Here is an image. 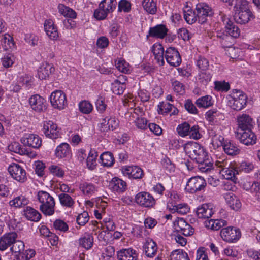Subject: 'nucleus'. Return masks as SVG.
<instances>
[{"label":"nucleus","instance_id":"obj_1","mask_svg":"<svg viewBox=\"0 0 260 260\" xmlns=\"http://www.w3.org/2000/svg\"><path fill=\"white\" fill-rule=\"evenodd\" d=\"M37 199L41 204L40 210L44 215L51 216L54 213L55 202L49 193L43 190L39 191Z\"/></svg>","mask_w":260,"mask_h":260},{"label":"nucleus","instance_id":"obj_2","mask_svg":"<svg viewBox=\"0 0 260 260\" xmlns=\"http://www.w3.org/2000/svg\"><path fill=\"white\" fill-rule=\"evenodd\" d=\"M184 150L189 157L196 161H201L208 154L203 147L195 142H189L185 144Z\"/></svg>","mask_w":260,"mask_h":260},{"label":"nucleus","instance_id":"obj_3","mask_svg":"<svg viewBox=\"0 0 260 260\" xmlns=\"http://www.w3.org/2000/svg\"><path fill=\"white\" fill-rule=\"evenodd\" d=\"M234 91H236V92L230 96L228 105L233 110L240 111L246 106L247 96L242 91L237 89H235Z\"/></svg>","mask_w":260,"mask_h":260},{"label":"nucleus","instance_id":"obj_4","mask_svg":"<svg viewBox=\"0 0 260 260\" xmlns=\"http://www.w3.org/2000/svg\"><path fill=\"white\" fill-rule=\"evenodd\" d=\"M206 184V182L203 177L195 176L188 180L185 189L189 193H193L204 189Z\"/></svg>","mask_w":260,"mask_h":260},{"label":"nucleus","instance_id":"obj_5","mask_svg":"<svg viewBox=\"0 0 260 260\" xmlns=\"http://www.w3.org/2000/svg\"><path fill=\"white\" fill-rule=\"evenodd\" d=\"M196 15L197 21L200 24H204L207 21V17L213 15L214 12L210 7L204 3L197 5Z\"/></svg>","mask_w":260,"mask_h":260},{"label":"nucleus","instance_id":"obj_6","mask_svg":"<svg viewBox=\"0 0 260 260\" xmlns=\"http://www.w3.org/2000/svg\"><path fill=\"white\" fill-rule=\"evenodd\" d=\"M8 171L11 176L17 181L24 183L27 180L26 171L20 165L12 163L9 166Z\"/></svg>","mask_w":260,"mask_h":260},{"label":"nucleus","instance_id":"obj_7","mask_svg":"<svg viewBox=\"0 0 260 260\" xmlns=\"http://www.w3.org/2000/svg\"><path fill=\"white\" fill-rule=\"evenodd\" d=\"M50 103L52 106L59 110L64 108L67 105L66 95L61 90H55L50 96Z\"/></svg>","mask_w":260,"mask_h":260},{"label":"nucleus","instance_id":"obj_8","mask_svg":"<svg viewBox=\"0 0 260 260\" xmlns=\"http://www.w3.org/2000/svg\"><path fill=\"white\" fill-rule=\"evenodd\" d=\"M224 138L219 136L218 138L216 135L212 138L213 144L215 143L218 146H222L224 152L229 155H235L239 153L240 149L237 147L235 144L231 142L223 143Z\"/></svg>","mask_w":260,"mask_h":260},{"label":"nucleus","instance_id":"obj_9","mask_svg":"<svg viewBox=\"0 0 260 260\" xmlns=\"http://www.w3.org/2000/svg\"><path fill=\"white\" fill-rule=\"evenodd\" d=\"M222 239L228 242H235L241 237V232L239 229L229 226L223 228L220 231Z\"/></svg>","mask_w":260,"mask_h":260},{"label":"nucleus","instance_id":"obj_10","mask_svg":"<svg viewBox=\"0 0 260 260\" xmlns=\"http://www.w3.org/2000/svg\"><path fill=\"white\" fill-rule=\"evenodd\" d=\"M242 132H237L236 137L240 142L245 145H252L256 143L257 137L252 131V129L242 131Z\"/></svg>","mask_w":260,"mask_h":260},{"label":"nucleus","instance_id":"obj_11","mask_svg":"<svg viewBox=\"0 0 260 260\" xmlns=\"http://www.w3.org/2000/svg\"><path fill=\"white\" fill-rule=\"evenodd\" d=\"M135 201L142 207L151 208L155 204V200L149 193L141 192L135 197Z\"/></svg>","mask_w":260,"mask_h":260},{"label":"nucleus","instance_id":"obj_12","mask_svg":"<svg viewBox=\"0 0 260 260\" xmlns=\"http://www.w3.org/2000/svg\"><path fill=\"white\" fill-rule=\"evenodd\" d=\"M238 127L241 131L253 128L255 122L253 118L248 114L243 113L237 117Z\"/></svg>","mask_w":260,"mask_h":260},{"label":"nucleus","instance_id":"obj_13","mask_svg":"<svg viewBox=\"0 0 260 260\" xmlns=\"http://www.w3.org/2000/svg\"><path fill=\"white\" fill-rule=\"evenodd\" d=\"M31 108L37 112H43L47 109L46 101L38 94L32 95L29 99Z\"/></svg>","mask_w":260,"mask_h":260},{"label":"nucleus","instance_id":"obj_14","mask_svg":"<svg viewBox=\"0 0 260 260\" xmlns=\"http://www.w3.org/2000/svg\"><path fill=\"white\" fill-rule=\"evenodd\" d=\"M222 19L224 25V31L234 38H238L240 34V30L238 26L226 16L222 17Z\"/></svg>","mask_w":260,"mask_h":260},{"label":"nucleus","instance_id":"obj_15","mask_svg":"<svg viewBox=\"0 0 260 260\" xmlns=\"http://www.w3.org/2000/svg\"><path fill=\"white\" fill-rule=\"evenodd\" d=\"M165 58L170 65H180L181 63V56L177 49L174 47L167 48L165 52Z\"/></svg>","mask_w":260,"mask_h":260},{"label":"nucleus","instance_id":"obj_16","mask_svg":"<svg viewBox=\"0 0 260 260\" xmlns=\"http://www.w3.org/2000/svg\"><path fill=\"white\" fill-rule=\"evenodd\" d=\"M175 227L178 232L185 236H191L194 232V228L187 223L183 218L178 219L175 224Z\"/></svg>","mask_w":260,"mask_h":260},{"label":"nucleus","instance_id":"obj_17","mask_svg":"<svg viewBox=\"0 0 260 260\" xmlns=\"http://www.w3.org/2000/svg\"><path fill=\"white\" fill-rule=\"evenodd\" d=\"M21 142L34 148H39L42 145V140L38 135L29 134L21 139Z\"/></svg>","mask_w":260,"mask_h":260},{"label":"nucleus","instance_id":"obj_18","mask_svg":"<svg viewBox=\"0 0 260 260\" xmlns=\"http://www.w3.org/2000/svg\"><path fill=\"white\" fill-rule=\"evenodd\" d=\"M238 12L237 13L236 12V16L235 19L237 23L243 24L247 23L250 20V18L252 16V13L250 10L248 9V5L243 8L238 10Z\"/></svg>","mask_w":260,"mask_h":260},{"label":"nucleus","instance_id":"obj_19","mask_svg":"<svg viewBox=\"0 0 260 260\" xmlns=\"http://www.w3.org/2000/svg\"><path fill=\"white\" fill-rule=\"evenodd\" d=\"M168 29L163 24L157 25L149 28L147 37H151L155 38L163 39L167 34Z\"/></svg>","mask_w":260,"mask_h":260},{"label":"nucleus","instance_id":"obj_20","mask_svg":"<svg viewBox=\"0 0 260 260\" xmlns=\"http://www.w3.org/2000/svg\"><path fill=\"white\" fill-rule=\"evenodd\" d=\"M45 31L49 38L53 40H55L58 37L57 28L55 26L52 19H49L45 21L44 23Z\"/></svg>","mask_w":260,"mask_h":260},{"label":"nucleus","instance_id":"obj_21","mask_svg":"<svg viewBox=\"0 0 260 260\" xmlns=\"http://www.w3.org/2000/svg\"><path fill=\"white\" fill-rule=\"evenodd\" d=\"M17 234L15 232L5 234L0 238V251H4L9 247H11L13 242L16 239Z\"/></svg>","mask_w":260,"mask_h":260},{"label":"nucleus","instance_id":"obj_22","mask_svg":"<svg viewBox=\"0 0 260 260\" xmlns=\"http://www.w3.org/2000/svg\"><path fill=\"white\" fill-rule=\"evenodd\" d=\"M143 248L145 254L149 257L154 256L158 249L156 242L149 238L145 239Z\"/></svg>","mask_w":260,"mask_h":260},{"label":"nucleus","instance_id":"obj_23","mask_svg":"<svg viewBox=\"0 0 260 260\" xmlns=\"http://www.w3.org/2000/svg\"><path fill=\"white\" fill-rule=\"evenodd\" d=\"M214 214L212 205L204 204L197 209L196 214L199 218L208 219Z\"/></svg>","mask_w":260,"mask_h":260},{"label":"nucleus","instance_id":"obj_24","mask_svg":"<svg viewBox=\"0 0 260 260\" xmlns=\"http://www.w3.org/2000/svg\"><path fill=\"white\" fill-rule=\"evenodd\" d=\"M123 173L134 179L142 178L144 175L143 170L138 166H126L123 168Z\"/></svg>","mask_w":260,"mask_h":260},{"label":"nucleus","instance_id":"obj_25","mask_svg":"<svg viewBox=\"0 0 260 260\" xmlns=\"http://www.w3.org/2000/svg\"><path fill=\"white\" fill-rule=\"evenodd\" d=\"M224 198L232 209L238 210L241 208V203L239 199L232 192L225 193Z\"/></svg>","mask_w":260,"mask_h":260},{"label":"nucleus","instance_id":"obj_26","mask_svg":"<svg viewBox=\"0 0 260 260\" xmlns=\"http://www.w3.org/2000/svg\"><path fill=\"white\" fill-rule=\"evenodd\" d=\"M44 128V134L50 138L52 139H56L60 136L56 124H54L51 121H49V122L45 125Z\"/></svg>","mask_w":260,"mask_h":260},{"label":"nucleus","instance_id":"obj_27","mask_svg":"<svg viewBox=\"0 0 260 260\" xmlns=\"http://www.w3.org/2000/svg\"><path fill=\"white\" fill-rule=\"evenodd\" d=\"M118 260H138L136 250L129 248L122 249L117 252Z\"/></svg>","mask_w":260,"mask_h":260},{"label":"nucleus","instance_id":"obj_28","mask_svg":"<svg viewBox=\"0 0 260 260\" xmlns=\"http://www.w3.org/2000/svg\"><path fill=\"white\" fill-rule=\"evenodd\" d=\"M109 186L113 191L123 192L126 190V183L121 179L114 177L110 182Z\"/></svg>","mask_w":260,"mask_h":260},{"label":"nucleus","instance_id":"obj_29","mask_svg":"<svg viewBox=\"0 0 260 260\" xmlns=\"http://www.w3.org/2000/svg\"><path fill=\"white\" fill-rule=\"evenodd\" d=\"M198 164V169L204 173H207L210 171L213 168V163L208 154L205 156L201 161H196Z\"/></svg>","mask_w":260,"mask_h":260},{"label":"nucleus","instance_id":"obj_30","mask_svg":"<svg viewBox=\"0 0 260 260\" xmlns=\"http://www.w3.org/2000/svg\"><path fill=\"white\" fill-rule=\"evenodd\" d=\"M23 215L26 218L34 222L39 221L42 217L41 214L34 208L27 206L23 210Z\"/></svg>","mask_w":260,"mask_h":260},{"label":"nucleus","instance_id":"obj_31","mask_svg":"<svg viewBox=\"0 0 260 260\" xmlns=\"http://www.w3.org/2000/svg\"><path fill=\"white\" fill-rule=\"evenodd\" d=\"M71 154L70 145L66 143H62L58 146L55 151V155L58 158L69 157Z\"/></svg>","mask_w":260,"mask_h":260},{"label":"nucleus","instance_id":"obj_32","mask_svg":"<svg viewBox=\"0 0 260 260\" xmlns=\"http://www.w3.org/2000/svg\"><path fill=\"white\" fill-rule=\"evenodd\" d=\"M78 241L79 246L88 250L93 245V237L91 234L85 233L79 238Z\"/></svg>","mask_w":260,"mask_h":260},{"label":"nucleus","instance_id":"obj_33","mask_svg":"<svg viewBox=\"0 0 260 260\" xmlns=\"http://www.w3.org/2000/svg\"><path fill=\"white\" fill-rule=\"evenodd\" d=\"M205 226L212 230H218L227 225V221L223 219H210L205 221Z\"/></svg>","mask_w":260,"mask_h":260},{"label":"nucleus","instance_id":"obj_34","mask_svg":"<svg viewBox=\"0 0 260 260\" xmlns=\"http://www.w3.org/2000/svg\"><path fill=\"white\" fill-rule=\"evenodd\" d=\"M152 52L155 56V59L157 60V63L164 65L165 63L164 49L162 46L160 44H154L152 47Z\"/></svg>","mask_w":260,"mask_h":260},{"label":"nucleus","instance_id":"obj_35","mask_svg":"<svg viewBox=\"0 0 260 260\" xmlns=\"http://www.w3.org/2000/svg\"><path fill=\"white\" fill-rule=\"evenodd\" d=\"M220 172L224 177L227 180H234L235 179L236 174H238V170L234 168L231 162L229 163L226 167L221 169Z\"/></svg>","mask_w":260,"mask_h":260},{"label":"nucleus","instance_id":"obj_36","mask_svg":"<svg viewBox=\"0 0 260 260\" xmlns=\"http://www.w3.org/2000/svg\"><path fill=\"white\" fill-rule=\"evenodd\" d=\"M29 203V200L23 195L16 197L14 199L10 201L9 205L15 208L23 207Z\"/></svg>","mask_w":260,"mask_h":260},{"label":"nucleus","instance_id":"obj_37","mask_svg":"<svg viewBox=\"0 0 260 260\" xmlns=\"http://www.w3.org/2000/svg\"><path fill=\"white\" fill-rule=\"evenodd\" d=\"M54 71L53 66H40L37 71L38 78L41 80L46 79Z\"/></svg>","mask_w":260,"mask_h":260},{"label":"nucleus","instance_id":"obj_38","mask_svg":"<svg viewBox=\"0 0 260 260\" xmlns=\"http://www.w3.org/2000/svg\"><path fill=\"white\" fill-rule=\"evenodd\" d=\"M1 43L4 50L5 51H10L9 49L15 48V43L13 38L8 34H5L1 40Z\"/></svg>","mask_w":260,"mask_h":260},{"label":"nucleus","instance_id":"obj_39","mask_svg":"<svg viewBox=\"0 0 260 260\" xmlns=\"http://www.w3.org/2000/svg\"><path fill=\"white\" fill-rule=\"evenodd\" d=\"M58 198L60 204L66 207L71 208L73 206L75 202L69 194L64 193H60Z\"/></svg>","mask_w":260,"mask_h":260},{"label":"nucleus","instance_id":"obj_40","mask_svg":"<svg viewBox=\"0 0 260 260\" xmlns=\"http://www.w3.org/2000/svg\"><path fill=\"white\" fill-rule=\"evenodd\" d=\"M196 105L199 108H207L213 105L212 97L207 95L198 99L196 102Z\"/></svg>","mask_w":260,"mask_h":260},{"label":"nucleus","instance_id":"obj_41","mask_svg":"<svg viewBox=\"0 0 260 260\" xmlns=\"http://www.w3.org/2000/svg\"><path fill=\"white\" fill-rule=\"evenodd\" d=\"M59 12L60 14L67 17L71 18H75L76 17V13L73 9L63 4H59L58 6Z\"/></svg>","mask_w":260,"mask_h":260},{"label":"nucleus","instance_id":"obj_42","mask_svg":"<svg viewBox=\"0 0 260 260\" xmlns=\"http://www.w3.org/2000/svg\"><path fill=\"white\" fill-rule=\"evenodd\" d=\"M144 9L149 13L154 14L157 11L156 3L154 0H143Z\"/></svg>","mask_w":260,"mask_h":260},{"label":"nucleus","instance_id":"obj_43","mask_svg":"<svg viewBox=\"0 0 260 260\" xmlns=\"http://www.w3.org/2000/svg\"><path fill=\"white\" fill-rule=\"evenodd\" d=\"M171 260H190L186 252L182 250H174L170 255Z\"/></svg>","mask_w":260,"mask_h":260},{"label":"nucleus","instance_id":"obj_44","mask_svg":"<svg viewBox=\"0 0 260 260\" xmlns=\"http://www.w3.org/2000/svg\"><path fill=\"white\" fill-rule=\"evenodd\" d=\"M100 159L102 161V165L104 166L110 167L114 161V158L112 154L110 152H104L100 156Z\"/></svg>","mask_w":260,"mask_h":260},{"label":"nucleus","instance_id":"obj_45","mask_svg":"<svg viewBox=\"0 0 260 260\" xmlns=\"http://www.w3.org/2000/svg\"><path fill=\"white\" fill-rule=\"evenodd\" d=\"M100 8H104L108 12L112 13L116 8V0H103L100 3Z\"/></svg>","mask_w":260,"mask_h":260},{"label":"nucleus","instance_id":"obj_46","mask_svg":"<svg viewBox=\"0 0 260 260\" xmlns=\"http://www.w3.org/2000/svg\"><path fill=\"white\" fill-rule=\"evenodd\" d=\"M6 52L2 58L3 65H13L16 63L17 59L14 54L11 51Z\"/></svg>","mask_w":260,"mask_h":260},{"label":"nucleus","instance_id":"obj_47","mask_svg":"<svg viewBox=\"0 0 260 260\" xmlns=\"http://www.w3.org/2000/svg\"><path fill=\"white\" fill-rule=\"evenodd\" d=\"M97 156L98 154L96 153H93L91 151L89 152L86 159L87 166L89 169L92 170L95 168Z\"/></svg>","mask_w":260,"mask_h":260},{"label":"nucleus","instance_id":"obj_48","mask_svg":"<svg viewBox=\"0 0 260 260\" xmlns=\"http://www.w3.org/2000/svg\"><path fill=\"white\" fill-rule=\"evenodd\" d=\"M80 189L83 191L84 194L87 195H91L95 191L94 186L92 184L87 182L81 184Z\"/></svg>","mask_w":260,"mask_h":260},{"label":"nucleus","instance_id":"obj_49","mask_svg":"<svg viewBox=\"0 0 260 260\" xmlns=\"http://www.w3.org/2000/svg\"><path fill=\"white\" fill-rule=\"evenodd\" d=\"M214 85L215 90L218 91L226 92L230 89V84L225 81H215Z\"/></svg>","mask_w":260,"mask_h":260},{"label":"nucleus","instance_id":"obj_50","mask_svg":"<svg viewBox=\"0 0 260 260\" xmlns=\"http://www.w3.org/2000/svg\"><path fill=\"white\" fill-rule=\"evenodd\" d=\"M79 107L80 111L84 114L90 113L93 109V106L92 104L86 101H83L81 102L79 104Z\"/></svg>","mask_w":260,"mask_h":260},{"label":"nucleus","instance_id":"obj_51","mask_svg":"<svg viewBox=\"0 0 260 260\" xmlns=\"http://www.w3.org/2000/svg\"><path fill=\"white\" fill-rule=\"evenodd\" d=\"M189 129L190 125L186 122L181 124H179L177 128V131L178 134L181 137L188 136V133H189Z\"/></svg>","mask_w":260,"mask_h":260},{"label":"nucleus","instance_id":"obj_52","mask_svg":"<svg viewBox=\"0 0 260 260\" xmlns=\"http://www.w3.org/2000/svg\"><path fill=\"white\" fill-rule=\"evenodd\" d=\"M10 249L12 252L18 253L24 250V244L22 241L20 240L16 241L15 239L13 242Z\"/></svg>","mask_w":260,"mask_h":260},{"label":"nucleus","instance_id":"obj_53","mask_svg":"<svg viewBox=\"0 0 260 260\" xmlns=\"http://www.w3.org/2000/svg\"><path fill=\"white\" fill-rule=\"evenodd\" d=\"M229 4L230 6H234L235 12H237L238 10L242 8H245V7L248 5L247 2L244 0H230Z\"/></svg>","mask_w":260,"mask_h":260},{"label":"nucleus","instance_id":"obj_54","mask_svg":"<svg viewBox=\"0 0 260 260\" xmlns=\"http://www.w3.org/2000/svg\"><path fill=\"white\" fill-rule=\"evenodd\" d=\"M9 150L14 153L23 154L25 153V150L21 147V145L16 142H14L8 146Z\"/></svg>","mask_w":260,"mask_h":260},{"label":"nucleus","instance_id":"obj_55","mask_svg":"<svg viewBox=\"0 0 260 260\" xmlns=\"http://www.w3.org/2000/svg\"><path fill=\"white\" fill-rule=\"evenodd\" d=\"M104 8H100V4L99 5V8L94 11V16L98 20L105 19L108 14L110 12H107Z\"/></svg>","mask_w":260,"mask_h":260},{"label":"nucleus","instance_id":"obj_56","mask_svg":"<svg viewBox=\"0 0 260 260\" xmlns=\"http://www.w3.org/2000/svg\"><path fill=\"white\" fill-rule=\"evenodd\" d=\"M89 219V216L88 212L86 211H84L82 213L78 215L77 217L76 221L79 225L83 226L88 222Z\"/></svg>","mask_w":260,"mask_h":260},{"label":"nucleus","instance_id":"obj_57","mask_svg":"<svg viewBox=\"0 0 260 260\" xmlns=\"http://www.w3.org/2000/svg\"><path fill=\"white\" fill-rule=\"evenodd\" d=\"M53 226L56 230L66 232L68 230V224L61 219H56L53 223Z\"/></svg>","mask_w":260,"mask_h":260},{"label":"nucleus","instance_id":"obj_58","mask_svg":"<svg viewBox=\"0 0 260 260\" xmlns=\"http://www.w3.org/2000/svg\"><path fill=\"white\" fill-rule=\"evenodd\" d=\"M184 17L185 21L187 23L192 24L197 21L196 11L194 12L189 11L188 13H185Z\"/></svg>","mask_w":260,"mask_h":260},{"label":"nucleus","instance_id":"obj_59","mask_svg":"<svg viewBox=\"0 0 260 260\" xmlns=\"http://www.w3.org/2000/svg\"><path fill=\"white\" fill-rule=\"evenodd\" d=\"M95 104L96 109L99 112L103 113L105 111L107 105L105 103V99L103 97L99 98L96 101Z\"/></svg>","mask_w":260,"mask_h":260},{"label":"nucleus","instance_id":"obj_60","mask_svg":"<svg viewBox=\"0 0 260 260\" xmlns=\"http://www.w3.org/2000/svg\"><path fill=\"white\" fill-rule=\"evenodd\" d=\"M188 135L190 137L198 140L201 137V135L199 133V127L197 125H194L191 127H190L189 133Z\"/></svg>","mask_w":260,"mask_h":260},{"label":"nucleus","instance_id":"obj_61","mask_svg":"<svg viewBox=\"0 0 260 260\" xmlns=\"http://www.w3.org/2000/svg\"><path fill=\"white\" fill-rule=\"evenodd\" d=\"M21 82L25 86L30 88L34 85V78L29 75H25L24 76L21 78Z\"/></svg>","mask_w":260,"mask_h":260},{"label":"nucleus","instance_id":"obj_62","mask_svg":"<svg viewBox=\"0 0 260 260\" xmlns=\"http://www.w3.org/2000/svg\"><path fill=\"white\" fill-rule=\"evenodd\" d=\"M109 44L108 39L105 36L99 37L96 41V45L100 49H105L107 48Z\"/></svg>","mask_w":260,"mask_h":260},{"label":"nucleus","instance_id":"obj_63","mask_svg":"<svg viewBox=\"0 0 260 260\" xmlns=\"http://www.w3.org/2000/svg\"><path fill=\"white\" fill-rule=\"evenodd\" d=\"M131 4L126 0H121L118 6L119 12L123 11L125 12H128L131 10Z\"/></svg>","mask_w":260,"mask_h":260},{"label":"nucleus","instance_id":"obj_64","mask_svg":"<svg viewBox=\"0 0 260 260\" xmlns=\"http://www.w3.org/2000/svg\"><path fill=\"white\" fill-rule=\"evenodd\" d=\"M107 124L109 129L113 131L119 126V121L115 117H111L108 119Z\"/></svg>","mask_w":260,"mask_h":260}]
</instances>
